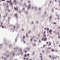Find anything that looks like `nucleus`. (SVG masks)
<instances>
[{"instance_id": "f257e3e1", "label": "nucleus", "mask_w": 60, "mask_h": 60, "mask_svg": "<svg viewBox=\"0 0 60 60\" xmlns=\"http://www.w3.org/2000/svg\"><path fill=\"white\" fill-rule=\"evenodd\" d=\"M41 40L42 41H46L47 40V38H45L44 37H43L42 38Z\"/></svg>"}, {"instance_id": "3c124183", "label": "nucleus", "mask_w": 60, "mask_h": 60, "mask_svg": "<svg viewBox=\"0 0 60 60\" xmlns=\"http://www.w3.org/2000/svg\"><path fill=\"white\" fill-rule=\"evenodd\" d=\"M15 26H14L13 27V28H15Z\"/></svg>"}, {"instance_id": "052dcab7", "label": "nucleus", "mask_w": 60, "mask_h": 60, "mask_svg": "<svg viewBox=\"0 0 60 60\" xmlns=\"http://www.w3.org/2000/svg\"><path fill=\"white\" fill-rule=\"evenodd\" d=\"M8 6L7 5V8H8Z\"/></svg>"}, {"instance_id": "49530a36", "label": "nucleus", "mask_w": 60, "mask_h": 60, "mask_svg": "<svg viewBox=\"0 0 60 60\" xmlns=\"http://www.w3.org/2000/svg\"><path fill=\"white\" fill-rule=\"evenodd\" d=\"M34 41H36L37 40H34Z\"/></svg>"}, {"instance_id": "c85d7f7f", "label": "nucleus", "mask_w": 60, "mask_h": 60, "mask_svg": "<svg viewBox=\"0 0 60 60\" xmlns=\"http://www.w3.org/2000/svg\"><path fill=\"white\" fill-rule=\"evenodd\" d=\"M32 9H34V7H32Z\"/></svg>"}, {"instance_id": "c9c22d12", "label": "nucleus", "mask_w": 60, "mask_h": 60, "mask_svg": "<svg viewBox=\"0 0 60 60\" xmlns=\"http://www.w3.org/2000/svg\"><path fill=\"white\" fill-rule=\"evenodd\" d=\"M22 31H24V29H22Z\"/></svg>"}, {"instance_id": "bf43d9fd", "label": "nucleus", "mask_w": 60, "mask_h": 60, "mask_svg": "<svg viewBox=\"0 0 60 60\" xmlns=\"http://www.w3.org/2000/svg\"><path fill=\"white\" fill-rule=\"evenodd\" d=\"M41 60H43V58H42V59H41Z\"/></svg>"}, {"instance_id": "603ef678", "label": "nucleus", "mask_w": 60, "mask_h": 60, "mask_svg": "<svg viewBox=\"0 0 60 60\" xmlns=\"http://www.w3.org/2000/svg\"><path fill=\"white\" fill-rule=\"evenodd\" d=\"M34 46H36V44H35L34 45Z\"/></svg>"}, {"instance_id": "b1692460", "label": "nucleus", "mask_w": 60, "mask_h": 60, "mask_svg": "<svg viewBox=\"0 0 60 60\" xmlns=\"http://www.w3.org/2000/svg\"><path fill=\"white\" fill-rule=\"evenodd\" d=\"M34 22H33L32 23V24H34Z\"/></svg>"}, {"instance_id": "39448f33", "label": "nucleus", "mask_w": 60, "mask_h": 60, "mask_svg": "<svg viewBox=\"0 0 60 60\" xmlns=\"http://www.w3.org/2000/svg\"><path fill=\"white\" fill-rule=\"evenodd\" d=\"M25 8H23V9L22 10V11H24V12H26V11L25 10Z\"/></svg>"}, {"instance_id": "864d4df0", "label": "nucleus", "mask_w": 60, "mask_h": 60, "mask_svg": "<svg viewBox=\"0 0 60 60\" xmlns=\"http://www.w3.org/2000/svg\"><path fill=\"white\" fill-rule=\"evenodd\" d=\"M1 1H4L5 0H1Z\"/></svg>"}, {"instance_id": "4be33fe9", "label": "nucleus", "mask_w": 60, "mask_h": 60, "mask_svg": "<svg viewBox=\"0 0 60 60\" xmlns=\"http://www.w3.org/2000/svg\"><path fill=\"white\" fill-rule=\"evenodd\" d=\"M52 19V17L51 16V17H49V19Z\"/></svg>"}, {"instance_id": "1a4fd4ad", "label": "nucleus", "mask_w": 60, "mask_h": 60, "mask_svg": "<svg viewBox=\"0 0 60 60\" xmlns=\"http://www.w3.org/2000/svg\"><path fill=\"white\" fill-rule=\"evenodd\" d=\"M17 38H15V42H16V41H17Z\"/></svg>"}, {"instance_id": "338daca9", "label": "nucleus", "mask_w": 60, "mask_h": 60, "mask_svg": "<svg viewBox=\"0 0 60 60\" xmlns=\"http://www.w3.org/2000/svg\"><path fill=\"white\" fill-rule=\"evenodd\" d=\"M58 37L59 38H60V37L59 36H58Z\"/></svg>"}, {"instance_id": "423d86ee", "label": "nucleus", "mask_w": 60, "mask_h": 60, "mask_svg": "<svg viewBox=\"0 0 60 60\" xmlns=\"http://www.w3.org/2000/svg\"><path fill=\"white\" fill-rule=\"evenodd\" d=\"M15 18H17V14H15Z\"/></svg>"}, {"instance_id": "a878e982", "label": "nucleus", "mask_w": 60, "mask_h": 60, "mask_svg": "<svg viewBox=\"0 0 60 60\" xmlns=\"http://www.w3.org/2000/svg\"><path fill=\"white\" fill-rule=\"evenodd\" d=\"M6 17L5 16H4L3 17L4 18V19H5V17Z\"/></svg>"}, {"instance_id": "8fccbe9b", "label": "nucleus", "mask_w": 60, "mask_h": 60, "mask_svg": "<svg viewBox=\"0 0 60 60\" xmlns=\"http://www.w3.org/2000/svg\"><path fill=\"white\" fill-rule=\"evenodd\" d=\"M5 4L4 3H3V5H4Z\"/></svg>"}, {"instance_id": "9b49d317", "label": "nucleus", "mask_w": 60, "mask_h": 60, "mask_svg": "<svg viewBox=\"0 0 60 60\" xmlns=\"http://www.w3.org/2000/svg\"><path fill=\"white\" fill-rule=\"evenodd\" d=\"M15 3H16V1H15V0H14L13 1V4H15Z\"/></svg>"}, {"instance_id": "e2e57ef3", "label": "nucleus", "mask_w": 60, "mask_h": 60, "mask_svg": "<svg viewBox=\"0 0 60 60\" xmlns=\"http://www.w3.org/2000/svg\"><path fill=\"white\" fill-rule=\"evenodd\" d=\"M35 8L36 9H37V7H35Z\"/></svg>"}, {"instance_id": "79ce46f5", "label": "nucleus", "mask_w": 60, "mask_h": 60, "mask_svg": "<svg viewBox=\"0 0 60 60\" xmlns=\"http://www.w3.org/2000/svg\"><path fill=\"white\" fill-rule=\"evenodd\" d=\"M37 24H38V23H39V22L38 21L37 22Z\"/></svg>"}, {"instance_id": "0e129e2a", "label": "nucleus", "mask_w": 60, "mask_h": 60, "mask_svg": "<svg viewBox=\"0 0 60 60\" xmlns=\"http://www.w3.org/2000/svg\"><path fill=\"white\" fill-rule=\"evenodd\" d=\"M10 19V17H8V19Z\"/></svg>"}, {"instance_id": "473e14b6", "label": "nucleus", "mask_w": 60, "mask_h": 60, "mask_svg": "<svg viewBox=\"0 0 60 60\" xmlns=\"http://www.w3.org/2000/svg\"><path fill=\"white\" fill-rule=\"evenodd\" d=\"M49 28H48L47 29V30H48V31H49Z\"/></svg>"}, {"instance_id": "6ab92c4d", "label": "nucleus", "mask_w": 60, "mask_h": 60, "mask_svg": "<svg viewBox=\"0 0 60 60\" xmlns=\"http://www.w3.org/2000/svg\"><path fill=\"white\" fill-rule=\"evenodd\" d=\"M27 55H26V54L24 55L25 57H26V56H27Z\"/></svg>"}, {"instance_id": "f704fd0d", "label": "nucleus", "mask_w": 60, "mask_h": 60, "mask_svg": "<svg viewBox=\"0 0 60 60\" xmlns=\"http://www.w3.org/2000/svg\"><path fill=\"white\" fill-rule=\"evenodd\" d=\"M28 50H30V49H29V48H28Z\"/></svg>"}, {"instance_id": "4c0bfd02", "label": "nucleus", "mask_w": 60, "mask_h": 60, "mask_svg": "<svg viewBox=\"0 0 60 60\" xmlns=\"http://www.w3.org/2000/svg\"><path fill=\"white\" fill-rule=\"evenodd\" d=\"M9 1H7V3H9Z\"/></svg>"}, {"instance_id": "a211bd4d", "label": "nucleus", "mask_w": 60, "mask_h": 60, "mask_svg": "<svg viewBox=\"0 0 60 60\" xmlns=\"http://www.w3.org/2000/svg\"><path fill=\"white\" fill-rule=\"evenodd\" d=\"M30 33H31V31H30L28 32V34H30Z\"/></svg>"}, {"instance_id": "69168bd1", "label": "nucleus", "mask_w": 60, "mask_h": 60, "mask_svg": "<svg viewBox=\"0 0 60 60\" xmlns=\"http://www.w3.org/2000/svg\"><path fill=\"white\" fill-rule=\"evenodd\" d=\"M4 26H2V28H4Z\"/></svg>"}, {"instance_id": "412c9836", "label": "nucleus", "mask_w": 60, "mask_h": 60, "mask_svg": "<svg viewBox=\"0 0 60 60\" xmlns=\"http://www.w3.org/2000/svg\"><path fill=\"white\" fill-rule=\"evenodd\" d=\"M27 13H28V12L27 11H26V14H27Z\"/></svg>"}, {"instance_id": "4468645a", "label": "nucleus", "mask_w": 60, "mask_h": 60, "mask_svg": "<svg viewBox=\"0 0 60 60\" xmlns=\"http://www.w3.org/2000/svg\"><path fill=\"white\" fill-rule=\"evenodd\" d=\"M11 30H12V32H13V31H14L13 30H14V29H13V28H11Z\"/></svg>"}, {"instance_id": "2eb2a0df", "label": "nucleus", "mask_w": 60, "mask_h": 60, "mask_svg": "<svg viewBox=\"0 0 60 60\" xmlns=\"http://www.w3.org/2000/svg\"><path fill=\"white\" fill-rule=\"evenodd\" d=\"M6 13L5 16L6 17H7V13Z\"/></svg>"}, {"instance_id": "37998d69", "label": "nucleus", "mask_w": 60, "mask_h": 60, "mask_svg": "<svg viewBox=\"0 0 60 60\" xmlns=\"http://www.w3.org/2000/svg\"><path fill=\"white\" fill-rule=\"evenodd\" d=\"M11 0H10L9 1V3H11Z\"/></svg>"}, {"instance_id": "e433bc0d", "label": "nucleus", "mask_w": 60, "mask_h": 60, "mask_svg": "<svg viewBox=\"0 0 60 60\" xmlns=\"http://www.w3.org/2000/svg\"><path fill=\"white\" fill-rule=\"evenodd\" d=\"M9 55H8V56H7V57H9Z\"/></svg>"}, {"instance_id": "2f4dec72", "label": "nucleus", "mask_w": 60, "mask_h": 60, "mask_svg": "<svg viewBox=\"0 0 60 60\" xmlns=\"http://www.w3.org/2000/svg\"><path fill=\"white\" fill-rule=\"evenodd\" d=\"M19 27V26L18 25L17 27V28H18V27Z\"/></svg>"}, {"instance_id": "4d7b16f0", "label": "nucleus", "mask_w": 60, "mask_h": 60, "mask_svg": "<svg viewBox=\"0 0 60 60\" xmlns=\"http://www.w3.org/2000/svg\"><path fill=\"white\" fill-rule=\"evenodd\" d=\"M59 43V42H58L56 43V44H58Z\"/></svg>"}, {"instance_id": "f03ea898", "label": "nucleus", "mask_w": 60, "mask_h": 60, "mask_svg": "<svg viewBox=\"0 0 60 60\" xmlns=\"http://www.w3.org/2000/svg\"><path fill=\"white\" fill-rule=\"evenodd\" d=\"M19 50L20 51V52H21V55H23V52H22V51L21 50V48H19Z\"/></svg>"}, {"instance_id": "c756f323", "label": "nucleus", "mask_w": 60, "mask_h": 60, "mask_svg": "<svg viewBox=\"0 0 60 60\" xmlns=\"http://www.w3.org/2000/svg\"><path fill=\"white\" fill-rule=\"evenodd\" d=\"M23 43H26V41H24Z\"/></svg>"}, {"instance_id": "aec40b11", "label": "nucleus", "mask_w": 60, "mask_h": 60, "mask_svg": "<svg viewBox=\"0 0 60 60\" xmlns=\"http://www.w3.org/2000/svg\"><path fill=\"white\" fill-rule=\"evenodd\" d=\"M14 49H18V47H16V48H15Z\"/></svg>"}, {"instance_id": "6e6d98bb", "label": "nucleus", "mask_w": 60, "mask_h": 60, "mask_svg": "<svg viewBox=\"0 0 60 60\" xmlns=\"http://www.w3.org/2000/svg\"><path fill=\"white\" fill-rule=\"evenodd\" d=\"M54 24H56V22H54Z\"/></svg>"}, {"instance_id": "58836bf2", "label": "nucleus", "mask_w": 60, "mask_h": 60, "mask_svg": "<svg viewBox=\"0 0 60 60\" xmlns=\"http://www.w3.org/2000/svg\"><path fill=\"white\" fill-rule=\"evenodd\" d=\"M9 47H10H10H11V45H9Z\"/></svg>"}, {"instance_id": "5fc2aeb1", "label": "nucleus", "mask_w": 60, "mask_h": 60, "mask_svg": "<svg viewBox=\"0 0 60 60\" xmlns=\"http://www.w3.org/2000/svg\"><path fill=\"white\" fill-rule=\"evenodd\" d=\"M46 43H47V44H48L49 43L48 42H47Z\"/></svg>"}, {"instance_id": "f8f14e48", "label": "nucleus", "mask_w": 60, "mask_h": 60, "mask_svg": "<svg viewBox=\"0 0 60 60\" xmlns=\"http://www.w3.org/2000/svg\"><path fill=\"white\" fill-rule=\"evenodd\" d=\"M10 4L11 5V6L12 5V4H13L12 3H10Z\"/></svg>"}, {"instance_id": "13d9d810", "label": "nucleus", "mask_w": 60, "mask_h": 60, "mask_svg": "<svg viewBox=\"0 0 60 60\" xmlns=\"http://www.w3.org/2000/svg\"><path fill=\"white\" fill-rule=\"evenodd\" d=\"M40 36V34H39L38 35V37H39V36Z\"/></svg>"}, {"instance_id": "cd10ccee", "label": "nucleus", "mask_w": 60, "mask_h": 60, "mask_svg": "<svg viewBox=\"0 0 60 60\" xmlns=\"http://www.w3.org/2000/svg\"><path fill=\"white\" fill-rule=\"evenodd\" d=\"M49 45H51V43H49Z\"/></svg>"}, {"instance_id": "9d476101", "label": "nucleus", "mask_w": 60, "mask_h": 60, "mask_svg": "<svg viewBox=\"0 0 60 60\" xmlns=\"http://www.w3.org/2000/svg\"><path fill=\"white\" fill-rule=\"evenodd\" d=\"M49 32H50V33H52V30H49Z\"/></svg>"}, {"instance_id": "7c9ffc66", "label": "nucleus", "mask_w": 60, "mask_h": 60, "mask_svg": "<svg viewBox=\"0 0 60 60\" xmlns=\"http://www.w3.org/2000/svg\"><path fill=\"white\" fill-rule=\"evenodd\" d=\"M24 59V60H26V59L25 58V57H24L23 58Z\"/></svg>"}, {"instance_id": "ea45409f", "label": "nucleus", "mask_w": 60, "mask_h": 60, "mask_svg": "<svg viewBox=\"0 0 60 60\" xmlns=\"http://www.w3.org/2000/svg\"><path fill=\"white\" fill-rule=\"evenodd\" d=\"M2 24H1V25L0 26H1V27H2Z\"/></svg>"}, {"instance_id": "de8ad7c7", "label": "nucleus", "mask_w": 60, "mask_h": 60, "mask_svg": "<svg viewBox=\"0 0 60 60\" xmlns=\"http://www.w3.org/2000/svg\"><path fill=\"white\" fill-rule=\"evenodd\" d=\"M19 13H20V11H19Z\"/></svg>"}, {"instance_id": "7ed1b4c3", "label": "nucleus", "mask_w": 60, "mask_h": 60, "mask_svg": "<svg viewBox=\"0 0 60 60\" xmlns=\"http://www.w3.org/2000/svg\"><path fill=\"white\" fill-rule=\"evenodd\" d=\"M45 33H46V31H45L44 32V35H43L45 37H46V34H45Z\"/></svg>"}, {"instance_id": "5701e85b", "label": "nucleus", "mask_w": 60, "mask_h": 60, "mask_svg": "<svg viewBox=\"0 0 60 60\" xmlns=\"http://www.w3.org/2000/svg\"><path fill=\"white\" fill-rule=\"evenodd\" d=\"M12 54H13V56H14L15 54H13V52H12Z\"/></svg>"}, {"instance_id": "0eeeda50", "label": "nucleus", "mask_w": 60, "mask_h": 60, "mask_svg": "<svg viewBox=\"0 0 60 60\" xmlns=\"http://www.w3.org/2000/svg\"><path fill=\"white\" fill-rule=\"evenodd\" d=\"M51 50L52 51V52H54V51H55V50L54 49H51Z\"/></svg>"}, {"instance_id": "a18cd8bd", "label": "nucleus", "mask_w": 60, "mask_h": 60, "mask_svg": "<svg viewBox=\"0 0 60 60\" xmlns=\"http://www.w3.org/2000/svg\"><path fill=\"white\" fill-rule=\"evenodd\" d=\"M58 34H59V35H60V34H59V32H58Z\"/></svg>"}, {"instance_id": "ddd939ff", "label": "nucleus", "mask_w": 60, "mask_h": 60, "mask_svg": "<svg viewBox=\"0 0 60 60\" xmlns=\"http://www.w3.org/2000/svg\"><path fill=\"white\" fill-rule=\"evenodd\" d=\"M26 36L27 37H28V35L27 34H26Z\"/></svg>"}, {"instance_id": "f3484780", "label": "nucleus", "mask_w": 60, "mask_h": 60, "mask_svg": "<svg viewBox=\"0 0 60 60\" xmlns=\"http://www.w3.org/2000/svg\"><path fill=\"white\" fill-rule=\"evenodd\" d=\"M35 53V52H33V55H34V54Z\"/></svg>"}, {"instance_id": "680f3d73", "label": "nucleus", "mask_w": 60, "mask_h": 60, "mask_svg": "<svg viewBox=\"0 0 60 60\" xmlns=\"http://www.w3.org/2000/svg\"><path fill=\"white\" fill-rule=\"evenodd\" d=\"M47 29V28H45V30H46V29Z\"/></svg>"}, {"instance_id": "a19ab883", "label": "nucleus", "mask_w": 60, "mask_h": 60, "mask_svg": "<svg viewBox=\"0 0 60 60\" xmlns=\"http://www.w3.org/2000/svg\"><path fill=\"white\" fill-rule=\"evenodd\" d=\"M48 49H51V48L49 47V48H48Z\"/></svg>"}, {"instance_id": "72a5a7b5", "label": "nucleus", "mask_w": 60, "mask_h": 60, "mask_svg": "<svg viewBox=\"0 0 60 60\" xmlns=\"http://www.w3.org/2000/svg\"><path fill=\"white\" fill-rule=\"evenodd\" d=\"M30 40L31 41H33V39H32V38L31 40Z\"/></svg>"}, {"instance_id": "20e7f679", "label": "nucleus", "mask_w": 60, "mask_h": 60, "mask_svg": "<svg viewBox=\"0 0 60 60\" xmlns=\"http://www.w3.org/2000/svg\"><path fill=\"white\" fill-rule=\"evenodd\" d=\"M31 4H29V7L28 8V10H29L31 8Z\"/></svg>"}, {"instance_id": "c03bdc74", "label": "nucleus", "mask_w": 60, "mask_h": 60, "mask_svg": "<svg viewBox=\"0 0 60 60\" xmlns=\"http://www.w3.org/2000/svg\"><path fill=\"white\" fill-rule=\"evenodd\" d=\"M27 55H28V56H29L30 55V54H27Z\"/></svg>"}, {"instance_id": "09e8293b", "label": "nucleus", "mask_w": 60, "mask_h": 60, "mask_svg": "<svg viewBox=\"0 0 60 60\" xmlns=\"http://www.w3.org/2000/svg\"><path fill=\"white\" fill-rule=\"evenodd\" d=\"M28 3H30V1H28Z\"/></svg>"}, {"instance_id": "bb28decb", "label": "nucleus", "mask_w": 60, "mask_h": 60, "mask_svg": "<svg viewBox=\"0 0 60 60\" xmlns=\"http://www.w3.org/2000/svg\"><path fill=\"white\" fill-rule=\"evenodd\" d=\"M42 57V56H41V57H40V58H41Z\"/></svg>"}, {"instance_id": "6e6552de", "label": "nucleus", "mask_w": 60, "mask_h": 60, "mask_svg": "<svg viewBox=\"0 0 60 60\" xmlns=\"http://www.w3.org/2000/svg\"><path fill=\"white\" fill-rule=\"evenodd\" d=\"M14 9L15 11L18 10V8H15V7H14Z\"/></svg>"}, {"instance_id": "393cba45", "label": "nucleus", "mask_w": 60, "mask_h": 60, "mask_svg": "<svg viewBox=\"0 0 60 60\" xmlns=\"http://www.w3.org/2000/svg\"><path fill=\"white\" fill-rule=\"evenodd\" d=\"M24 5H26V3H24Z\"/></svg>"}, {"instance_id": "774afa93", "label": "nucleus", "mask_w": 60, "mask_h": 60, "mask_svg": "<svg viewBox=\"0 0 60 60\" xmlns=\"http://www.w3.org/2000/svg\"><path fill=\"white\" fill-rule=\"evenodd\" d=\"M30 60H32V59H30Z\"/></svg>"}, {"instance_id": "dca6fc26", "label": "nucleus", "mask_w": 60, "mask_h": 60, "mask_svg": "<svg viewBox=\"0 0 60 60\" xmlns=\"http://www.w3.org/2000/svg\"><path fill=\"white\" fill-rule=\"evenodd\" d=\"M26 38V36H24L23 37V38L24 39V38Z\"/></svg>"}]
</instances>
